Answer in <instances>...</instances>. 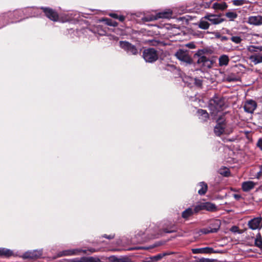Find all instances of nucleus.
<instances>
[{"label":"nucleus","mask_w":262,"mask_h":262,"mask_svg":"<svg viewBox=\"0 0 262 262\" xmlns=\"http://www.w3.org/2000/svg\"><path fill=\"white\" fill-rule=\"evenodd\" d=\"M249 59L255 65L262 63V53H254L249 56Z\"/></svg>","instance_id":"16"},{"label":"nucleus","mask_w":262,"mask_h":262,"mask_svg":"<svg viewBox=\"0 0 262 262\" xmlns=\"http://www.w3.org/2000/svg\"><path fill=\"white\" fill-rule=\"evenodd\" d=\"M227 80L228 81H236V78H231L230 76H228L226 78Z\"/></svg>","instance_id":"42"},{"label":"nucleus","mask_w":262,"mask_h":262,"mask_svg":"<svg viewBox=\"0 0 262 262\" xmlns=\"http://www.w3.org/2000/svg\"><path fill=\"white\" fill-rule=\"evenodd\" d=\"M194 84L198 87H201L202 85V81L201 79H194Z\"/></svg>","instance_id":"37"},{"label":"nucleus","mask_w":262,"mask_h":262,"mask_svg":"<svg viewBox=\"0 0 262 262\" xmlns=\"http://www.w3.org/2000/svg\"><path fill=\"white\" fill-rule=\"evenodd\" d=\"M234 198L236 200H239L241 198V196L239 194H234Z\"/></svg>","instance_id":"46"},{"label":"nucleus","mask_w":262,"mask_h":262,"mask_svg":"<svg viewBox=\"0 0 262 262\" xmlns=\"http://www.w3.org/2000/svg\"><path fill=\"white\" fill-rule=\"evenodd\" d=\"M256 145L262 151V139L260 138L258 139Z\"/></svg>","instance_id":"40"},{"label":"nucleus","mask_w":262,"mask_h":262,"mask_svg":"<svg viewBox=\"0 0 262 262\" xmlns=\"http://www.w3.org/2000/svg\"><path fill=\"white\" fill-rule=\"evenodd\" d=\"M258 173L262 174V165L260 166V171Z\"/></svg>","instance_id":"52"},{"label":"nucleus","mask_w":262,"mask_h":262,"mask_svg":"<svg viewBox=\"0 0 262 262\" xmlns=\"http://www.w3.org/2000/svg\"><path fill=\"white\" fill-rule=\"evenodd\" d=\"M117 19H118L120 21H123L125 19V17L123 15L118 16Z\"/></svg>","instance_id":"44"},{"label":"nucleus","mask_w":262,"mask_h":262,"mask_svg":"<svg viewBox=\"0 0 262 262\" xmlns=\"http://www.w3.org/2000/svg\"><path fill=\"white\" fill-rule=\"evenodd\" d=\"M40 9L43 11L45 15L50 20L57 21L59 19V16L57 12L54 10L49 7H40Z\"/></svg>","instance_id":"7"},{"label":"nucleus","mask_w":262,"mask_h":262,"mask_svg":"<svg viewBox=\"0 0 262 262\" xmlns=\"http://www.w3.org/2000/svg\"><path fill=\"white\" fill-rule=\"evenodd\" d=\"M226 126L225 120L223 118H220L217 120L216 125L214 128V132L217 136H220L225 132V129Z\"/></svg>","instance_id":"9"},{"label":"nucleus","mask_w":262,"mask_h":262,"mask_svg":"<svg viewBox=\"0 0 262 262\" xmlns=\"http://www.w3.org/2000/svg\"><path fill=\"white\" fill-rule=\"evenodd\" d=\"M110 16L114 18H118V14L116 13H112L110 14Z\"/></svg>","instance_id":"43"},{"label":"nucleus","mask_w":262,"mask_h":262,"mask_svg":"<svg viewBox=\"0 0 262 262\" xmlns=\"http://www.w3.org/2000/svg\"><path fill=\"white\" fill-rule=\"evenodd\" d=\"M117 262H130L129 258L127 257L118 258Z\"/></svg>","instance_id":"38"},{"label":"nucleus","mask_w":262,"mask_h":262,"mask_svg":"<svg viewBox=\"0 0 262 262\" xmlns=\"http://www.w3.org/2000/svg\"><path fill=\"white\" fill-rule=\"evenodd\" d=\"M229 62V57L226 55H221L219 59V64L221 67L227 66Z\"/></svg>","instance_id":"17"},{"label":"nucleus","mask_w":262,"mask_h":262,"mask_svg":"<svg viewBox=\"0 0 262 262\" xmlns=\"http://www.w3.org/2000/svg\"><path fill=\"white\" fill-rule=\"evenodd\" d=\"M78 252H79V250L77 249L64 250L59 254V256L74 255H76Z\"/></svg>","instance_id":"20"},{"label":"nucleus","mask_w":262,"mask_h":262,"mask_svg":"<svg viewBox=\"0 0 262 262\" xmlns=\"http://www.w3.org/2000/svg\"><path fill=\"white\" fill-rule=\"evenodd\" d=\"M193 213V210L190 208H187L185 210H184L182 213V216L183 218L187 219L191 216Z\"/></svg>","instance_id":"26"},{"label":"nucleus","mask_w":262,"mask_h":262,"mask_svg":"<svg viewBox=\"0 0 262 262\" xmlns=\"http://www.w3.org/2000/svg\"><path fill=\"white\" fill-rule=\"evenodd\" d=\"M228 38L226 36H222V40H227Z\"/></svg>","instance_id":"48"},{"label":"nucleus","mask_w":262,"mask_h":262,"mask_svg":"<svg viewBox=\"0 0 262 262\" xmlns=\"http://www.w3.org/2000/svg\"><path fill=\"white\" fill-rule=\"evenodd\" d=\"M230 39L232 42L236 44L240 43L242 41L241 37L238 36H232Z\"/></svg>","instance_id":"31"},{"label":"nucleus","mask_w":262,"mask_h":262,"mask_svg":"<svg viewBox=\"0 0 262 262\" xmlns=\"http://www.w3.org/2000/svg\"><path fill=\"white\" fill-rule=\"evenodd\" d=\"M199 27L202 29H207L209 27V24L206 20H201L200 21Z\"/></svg>","instance_id":"29"},{"label":"nucleus","mask_w":262,"mask_h":262,"mask_svg":"<svg viewBox=\"0 0 262 262\" xmlns=\"http://www.w3.org/2000/svg\"><path fill=\"white\" fill-rule=\"evenodd\" d=\"M204 203L196 205L195 206L193 211L195 213H197L201 210H204Z\"/></svg>","instance_id":"35"},{"label":"nucleus","mask_w":262,"mask_h":262,"mask_svg":"<svg viewBox=\"0 0 262 262\" xmlns=\"http://www.w3.org/2000/svg\"><path fill=\"white\" fill-rule=\"evenodd\" d=\"M257 107L256 102L253 100H248L245 102L244 108L246 112L253 113Z\"/></svg>","instance_id":"11"},{"label":"nucleus","mask_w":262,"mask_h":262,"mask_svg":"<svg viewBox=\"0 0 262 262\" xmlns=\"http://www.w3.org/2000/svg\"><path fill=\"white\" fill-rule=\"evenodd\" d=\"M256 184L257 183L251 181H245L242 184V189L244 192H248L253 189Z\"/></svg>","instance_id":"15"},{"label":"nucleus","mask_w":262,"mask_h":262,"mask_svg":"<svg viewBox=\"0 0 262 262\" xmlns=\"http://www.w3.org/2000/svg\"><path fill=\"white\" fill-rule=\"evenodd\" d=\"M103 237L107 238L108 239H112L114 237V235H110L109 236H107V235L105 234L104 235Z\"/></svg>","instance_id":"45"},{"label":"nucleus","mask_w":262,"mask_h":262,"mask_svg":"<svg viewBox=\"0 0 262 262\" xmlns=\"http://www.w3.org/2000/svg\"><path fill=\"white\" fill-rule=\"evenodd\" d=\"M42 254L41 250H35L25 252L23 255V257L26 259H35L41 257Z\"/></svg>","instance_id":"12"},{"label":"nucleus","mask_w":262,"mask_h":262,"mask_svg":"<svg viewBox=\"0 0 262 262\" xmlns=\"http://www.w3.org/2000/svg\"><path fill=\"white\" fill-rule=\"evenodd\" d=\"M261 217H256L251 220L248 223L249 227L252 230H256L261 227Z\"/></svg>","instance_id":"13"},{"label":"nucleus","mask_w":262,"mask_h":262,"mask_svg":"<svg viewBox=\"0 0 262 262\" xmlns=\"http://www.w3.org/2000/svg\"><path fill=\"white\" fill-rule=\"evenodd\" d=\"M198 114L199 116V119L202 121H206L209 118V115L206 111L204 110H199Z\"/></svg>","instance_id":"18"},{"label":"nucleus","mask_w":262,"mask_h":262,"mask_svg":"<svg viewBox=\"0 0 262 262\" xmlns=\"http://www.w3.org/2000/svg\"><path fill=\"white\" fill-rule=\"evenodd\" d=\"M143 57L146 62L152 63L158 59V54L155 49L148 48L143 51Z\"/></svg>","instance_id":"4"},{"label":"nucleus","mask_w":262,"mask_h":262,"mask_svg":"<svg viewBox=\"0 0 262 262\" xmlns=\"http://www.w3.org/2000/svg\"><path fill=\"white\" fill-rule=\"evenodd\" d=\"M247 49L251 53H257L258 52L262 51V46L251 45L248 46Z\"/></svg>","instance_id":"22"},{"label":"nucleus","mask_w":262,"mask_h":262,"mask_svg":"<svg viewBox=\"0 0 262 262\" xmlns=\"http://www.w3.org/2000/svg\"><path fill=\"white\" fill-rule=\"evenodd\" d=\"M172 11L170 9L159 12L155 16H152L150 18H146L147 21L157 20L159 18H169L171 17Z\"/></svg>","instance_id":"10"},{"label":"nucleus","mask_w":262,"mask_h":262,"mask_svg":"<svg viewBox=\"0 0 262 262\" xmlns=\"http://www.w3.org/2000/svg\"><path fill=\"white\" fill-rule=\"evenodd\" d=\"M104 20L106 24L108 26L116 27L118 25V23L116 21H113L112 19H105Z\"/></svg>","instance_id":"34"},{"label":"nucleus","mask_w":262,"mask_h":262,"mask_svg":"<svg viewBox=\"0 0 262 262\" xmlns=\"http://www.w3.org/2000/svg\"><path fill=\"white\" fill-rule=\"evenodd\" d=\"M199 185L201 187V188L198 190V193L201 195H204L206 193L208 189L207 184L204 182H202L199 183Z\"/></svg>","instance_id":"21"},{"label":"nucleus","mask_w":262,"mask_h":262,"mask_svg":"<svg viewBox=\"0 0 262 262\" xmlns=\"http://www.w3.org/2000/svg\"><path fill=\"white\" fill-rule=\"evenodd\" d=\"M247 23L254 26L261 25H262V16H251L249 17Z\"/></svg>","instance_id":"14"},{"label":"nucleus","mask_w":262,"mask_h":262,"mask_svg":"<svg viewBox=\"0 0 262 262\" xmlns=\"http://www.w3.org/2000/svg\"><path fill=\"white\" fill-rule=\"evenodd\" d=\"M226 16L228 17L230 20H233L237 16V14L234 12H228L226 13Z\"/></svg>","instance_id":"30"},{"label":"nucleus","mask_w":262,"mask_h":262,"mask_svg":"<svg viewBox=\"0 0 262 262\" xmlns=\"http://www.w3.org/2000/svg\"><path fill=\"white\" fill-rule=\"evenodd\" d=\"M25 10H16L13 12H8L0 16V28L9 23L17 21L24 14Z\"/></svg>","instance_id":"1"},{"label":"nucleus","mask_w":262,"mask_h":262,"mask_svg":"<svg viewBox=\"0 0 262 262\" xmlns=\"http://www.w3.org/2000/svg\"><path fill=\"white\" fill-rule=\"evenodd\" d=\"M186 47H188L189 49H194L195 48V45L193 42H190L185 45Z\"/></svg>","instance_id":"39"},{"label":"nucleus","mask_w":262,"mask_h":262,"mask_svg":"<svg viewBox=\"0 0 262 262\" xmlns=\"http://www.w3.org/2000/svg\"><path fill=\"white\" fill-rule=\"evenodd\" d=\"M151 42H152V45H156L158 43V41H156V40H152V41H151Z\"/></svg>","instance_id":"49"},{"label":"nucleus","mask_w":262,"mask_h":262,"mask_svg":"<svg viewBox=\"0 0 262 262\" xmlns=\"http://www.w3.org/2000/svg\"><path fill=\"white\" fill-rule=\"evenodd\" d=\"M204 210H206L209 211H214L217 209L216 206L211 203L207 202L204 203Z\"/></svg>","instance_id":"23"},{"label":"nucleus","mask_w":262,"mask_h":262,"mask_svg":"<svg viewBox=\"0 0 262 262\" xmlns=\"http://www.w3.org/2000/svg\"><path fill=\"white\" fill-rule=\"evenodd\" d=\"M213 251L212 248H200V249H194L192 250V252L193 253H211Z\"/></svg>","instance_id":"25"},{"label":"nucleus","mask_w":262,"mask_h":262,"mask_svg":"<svg viewBox=\"0 0 262 262\" xmlns=\"http://www.w3.org/2000/svg\"><path fill=\"white\" fill-rule=\"evenodd\" d=\"M227 7V5L225 2L221 3H215L213 5V8L214 9L224 10Z\"/></svg>","instance_id":"27"},{"label":"nucleus","mask_w":262,"mask_h":262,"mask_svg":"<svg viewBox=\"0 0 262 262\" xmlns=\"http://www.w3.org/2000/svg\"><path fill=\"white\" fill-rule=\"evenodd\" d=\"M224 104V101L222 98L214 97L210 100L209 107L212 111V113L216 114L223 109Z\"/></svg>","instance_id":"3"},{"label":"nucleus","mask_w":262,"mask_h":262,"mask_svg":"<svg viewBox=\"0 0 262 262\" xmlns=\"http://www.w3.org/2000/svg\"><path fill=\"white\" fill-rule=\"evenodd\" d=\"M255 245L257 247L262 249V238L259 234L256 236V238L255 239Z\"/></svg>","instance_id":"28"},{"label":"nucleus","mask_w":262,"mask_h":262,"mask_svg":"<svg viewBox=\"0 0 262 262\" xmlns=\"http://www.w3.org/2000/svg\"><path fill=\"white\" fill-rule=\"evenodd\" d=\"M13 254V252L9 249L0 248V256L9 257Z\"/></svg>","instance_id":"24"},{"label":"nucleus","mask_w":262,"mask_h":262,"mask_svg":"<svg viewBox=\"0 0 262 262\" xmlns=\"http://www.w3.org/2000/svg\"><path fill=\"white\" fill-rule=\"evenodd\" d=\"M205 52V50H200L195 54L198 57L197 63L204 70L211 68L213 63L212 60L204 55Z\"/></svg>","instance_id":"2"},{"label":"nucleus","mask_w":262,"mask_h":262,"mask_svg":"<svg viewBox=\"0 0 262 262\" xmlns=\"http://www.w3.org/2000/svg\"><path fill=\"white\" fill-rule=\"evenodd\" d=\"M176 57L182 61L190 63L191 58L189 55V52L184 49H179L176 53Z\"/></svg>","instance_id":"8"},{"label":"nucleus","mask_w":262,"mask_h":262,"mask_svg":"<svg viewBox=\"0 0 262 262\" xmlns=\"http://www.w3.org/2000/svg\"><path fill=\"white\" fill-rule=\"evenodd\" d=\"M205 18L208 19L213 24H219L222 22L221 18L214 15H208Z\"/></svg>","instance_id":"19"},{"label":"nucleus","mask_w":262,"mask_h":262,"mask_svg":"<svg viewBox=\"0 0 262 262\" xmlns=\"http://www.w3.org/2000/svg\"><path fill=\"white\" fill-rule=\"evenodd\" d=\"M221 222L220 220H214L211 221L209 227L202 229L201 232L203 234L216 232L220 228Z\"/></svg>","instance_id":"5"},{"label":"nucleus","mask_w":262,"mask_h":262,"mask_svg":"<svg viewBox=\"0 0 262 262\" xmlns=\"http://www.w3.org/2000/svg\"><path fill=\"white\" fill-rule=\"evenodd\" d=\"M120 47L126 51L127 53L132 55H136L138 51L136 46L126 41H120L119 42Z\"/></svg>","instance_id":"6"},{"label":"nucleus","mask_w":262,"mask_h":262,"mask_svg":"<svg viewBox=\"0 0 262 262\" xmlns=\"http://www.w3.org/2000/svg\"><path fill=\"white\" fill-rule=\"evenodd\" d=\"M246 2V0H234L233 1V4L235 6H241L245 4Z\"/></svg>","instance_id":"36"},{"label":"nucleus","mask_w":262,"mask_h":262,"mask_svg":"<svg viewBox=\"0 0 262 262\" xmlns=\"http://www.w3.org/2000/svg\"><path fill=\"white\" fill-rule=\"evenodd\" d=\"M211 2H209V3H208V4L207 3V4H206V6H205V7H206V8H207V7H209L210 5V4H211Z\"/></svg>","instance_id":"51"},{"label":"nucleus","mask_w":262,"mask_h":262,"mask_svg":"<svg viewBox=\"0 0 262 262\" xmlns=\"http://www.w3.org/2000/svg\"><path fill=\"white\" fill-rule=\"evenodd\" d=\"M174 232V230H170V231L165 230V232H166V233H171V232Z\"/></svg>","instance_id":"50"},{"label":"nucleus","mask_w":262,"mask_h":262,"mask_svg":"<svg viewBox=\"0 0 262 262\" xmlns=\"http://www.w3.org/2000/svg\"><path fill=\"white\" fill-rule=\"evenodd\" d=\"M118 258L115 256H112L109 257L108 259L111 262H117Z\"/></svg>","instance_id":"41"},{"label":"nucleus","mask_w":262,"mask_h":262,"mask_svg":"<svg viewBox=\"0 0 262 262\" xmlns=\"http://www.w3.org/2000/svg\"><path fill=\"white\" fill-rule=\"evenodd\" d=\"M161 257H162V256H161L160 255H158L156 256L155 257V258L157 260H159V259H161Z\"/></svg>","instance_id":"47"},{"label":"nucleus","mask_w":262,"mask_h":262,"mask_svg":"<svg viewBox=\"0 0 262 262\" xmlns=\"http://www.w3.org/2000/svg\"><path fill=\"white\" fill-rule=\"evenodd\" d=\"M62 262H85L84 258H81L80 259L75 258L69 259H64Z\"/></svg>","instance_id":"33"},{"label":"nucleus","mask_w":262,"mask_h":262,"mask_svg":"<svg viewBox=\"0 0 262 262\" xmlns=\"http://www.w3.org/2000/svg\"><path fill=\"white\" fill-rule=\"evenodd\" d=\"M219 173L223 176L228 177L230 174V171L228 168H224L223 169H220Z\"/></svg>","instance_id":"32"}]
</instances>
